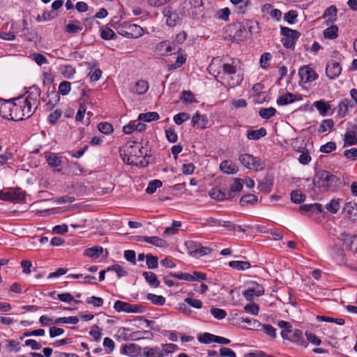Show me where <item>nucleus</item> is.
<instances>
[{
  "label": "nucleus",
  "mask_w": 357,
  "mask_h": 357,
  "mask_svg": "<svg viewBox=\"0 0 357 357\" xmlns=\"http://www.w3.org/2000/svg\"><path fill=\"white\" fill-rule=\"evenodd\" d=\"M98 130L105 135H109L113 132L112 124L107 122H101L98 126Z\"/></svg>",
  "instance_id": "58"
},
{
  "label": "nucleus",
  "mask_w": 357,
  "mask_h": 357,
  "mask_svg": "<svg viewBox=\"0 0 357 357\" xmlns=\"http://www.w3.org/2000/svg\"><path fill=\"white\" fill-rule=\"evenodd\" d=\"M317 319L319 321L335 323L338 325H343L344 324V320L342 319H337V318L326 317V316H322V315L317 316Z\"/></svg>",
  "instance_id": "59"
},
{
  "label": "nucleus",
  "mask_w": 357,
  "mask_h": 357,
  "mask_svg": "<svg viewBox=\"0 0 357 357\" xmlns=\"http://www.w3.org/2000/svg\"><path fill=\"white\" fill-rule=\"evenodd\" d=\"M334 126V122L332 119L324 120L318 128L319 132H325L331 130Z\"/></svg>",
  "instance_id": "56"
},
{
  "label": "nucleus",
  "mask_w": 357,
  "mask_h": 357,
  "mask_svg": "<svg viewBox=\"0 0 357 357\" xmlns=\"http://www.w3.org/2000/svg\"><path fill=\"white\" fill-rule=\"evenodd\" d=\"M297 99V96L294 93H287L277 100V103L279 105H286L294 102Z\"/></svg>",
  "instance_id": "29"
},
{
  "label": "nucleus",
  "mask_w": 357,
  "mask_h": 357,
  "mask_svg": "<svg viewBox=\"0 0 357 357\" xmlns=\"http://www.w3.org/2000/svg\"><path fill=\"white\" fill-rule=\"evenodd\" d=\"M239 160L243 165L252 170L259 171L264 168V164L261 162V160L250 154L240 155Z\"/></svg>",
  "instance_id": "7"
},
{
  "label": "nucleus",
  "mask_w": 357,
  "mask_h": 357,
  "mask_svg": "<svg viewBox=\"0 0 357 357\" xmlns=\"http://www.w3.org/2000/svg\"><path fill=\"white\" fill-rule=\"evenodd\" d=\"M180 98L185 104H190L196 102L194 94L190 91H182Z\"/></svg>",
  "instance_id": "52"
},
{
  "label": "nucleus",
  "mask_w": 357,
  "mask_h": 357,
  "mask_svg": "<svg viewBox=\"0 0 357 357\" xmlns=\"http://www.w3.org/2000/svg\"><path fill=\"white\" fill-rule=\"evenodd\" d=\"M57 298L62 302L70 303L73 301L75 303H79L81 301L77 300H74L73 296L70 293H63L57 295Z\"/></svg>",
  "instance_id": "61"
},
{
  "label": "nucleus",
  "mask_w": 357,
  "mask_h": 357,
  "mask_svg": "<svg viewBox=\"0 0 357 357\" xmlns=\"http://www.w3.org/2000/svg\"><path fill=\"white\" fill-rule=\"evenodd\" d=\"M210 312L215 319L219 320L223 319L227 316L226 311L220 308L212 307Z\"/></svg>",
  "instance_id": "63"
},
{
  "label": "nucleus",
  "mask_w": 357,
  "mask_h": 357,
  "mask_svg": "<svg viewBox=\"0 0 357 357\" xmlns=\"http://www.w3.org/2000/svg\"><path fill=\"white\" fill-rule=\"evenodd\" d=\"M257 202V197L253 194H248L241 197L240 204L242 206L247 204H255Z\"/></svg>",
  "instance_id": "45"
},
{
  "label": "nucleus",
  "mask_w": 357,
  "mask_h": 357,
  "mask_svg": "<svg viewBox=\"0 0 357 357\" xmlns=\"http://www.w3.org/2000/svg\"><path fill=\"white\" fill-rule=\"evenodd\" d=\"M157 50L160 53L161 55L167 56V55L172 54H173L172 51L175 50V47H173L171 45V43L169 41L164 40V41L160 42L158 45ZM175 53L176 52H174V54H175Z\"/></svg>",
  "instance_id": "20"
},
{
  "label": "nucleus",
  "mask_w": 357,
  "mask_h": 357,
  "mask_svg": "<svg viewBox=\"0 0 357 357\" xmlns=\"http://www.w3.org/2000/svg\"><path fill=\"white\" fill-rule=\"evenodd\" d=\"M160 119L159 114L155 112H150L147 113H141L138 116V120L145 122H151Z\"/></svg>",
  "instance_id": "33"
},
{
  "label": "nucleus",
  "mask_w": 357,
  "mask_h": 357,
  "mask_svg": "<svg viewBox=\"0 0 357 357\" xmlns=\"http://www.w3.org/2000/svg\"><path fill=\"white\" fill-rule=\"evenodd\" d=\"M190 118V116L189 114L185 112H181L177 114H176L174 116V121L177 125H181L183 122L189 120Z\"/></svg>",
  "instance_id": "60"
},
{
  "label": "nucleus",
  "mask_w": 357,
  "mask_h": 357,
  "mask_svg": "<svg viewBox=\"0 0 357 357\" xmlns=\"http://www.w3.org/2000/svg\"><path fill=\"white\" fill-rule=\"evenodd\" d=\"M242 23L243 25V29H244V31H246L248 36L258 32V23L256 21L245 20Z\"/></svg>",
  "instance_id": "28"
},
{
  "label": "nucleus",
  "mask_w": 357,
  "mask_h": 357,
  "mask_svg": "<svg viewBox=\"0 0 357 357\" xmlns=\"http://www.w3.org/2000/svg\"><path fill=\"white\" fill-rule=\"evenodd\" d=\"M280 33L284 36L281 40L282 45L284 47L289 49L294 47L296 41L301 35L296 30H293L290 28L283 26L280 29Z\"/></svg>",
  "instance_id": "6"
},
{
  "label": "nucleus",
  "mask_w": 357,
  "mask_h": 357,
  "mask_svg": "<svg viewBox=\"0 0 357 357\" xmlns=\"http://www.w3.org/2000/svg\"><path fill=\"white\" fill-rule=\"evenodd\" d=\"M131 304L128 302L116 301L114 304V309L118 312L130 313Z\"/></svg>",
  "instance_id": "32"
},
{
  "label": "nucleus",
  "mask_w": 357,
  "mask_h": 357,
  "mask_svg": "<svg viewBox=\"0 0 357 357\" xmlns=\"http://www.w3.org/2000/svg\"><path fill=\"white\" fill-rule=\"evenodd\" d=\"M342 72L340 64L335 61H330L326 67V75L330 79H335Z\"/></svg>",
  "instance_id": "13"
},
{
  "label": "nucleus",
  "mask_w": 357,
  "mask_h": 357,
  "mask_svg": "<svg viewBox=\"0 0 357 357\" xmlns=\"http://www.w3.org/2000/svg\"><path fill=\"white\" fill-rule=\"evenodd\" d=\"M13 121H22L33 115L32 109L24 103L23 97L13 98Z\"/></svg>",
  "instance_id": "2"
},
{
  "label": "nucleus",
  "mask_w": 357,
  "mask_h": 357,
  "mask_svg": "<svg viewBox=\"0 0 357 357\" xmlns=\"http://www.w3.org/2000/svg\"><path fill=\"white\" fill-rule=\"evenodd\" d=\"M13 99L5 100L0 98V115L5 119L13 120Z\"/></svg>",
  "instance_id": "12"
},
{
  "label": "nucleus",
  "mask_w": 357,
  "mask_h": 357,
  "mask_svg": "<svg viewBox=\"0 0 357 357\" xmlns=\"http://www.w3.org/2000/svg\"><path fill=\"white\" fill-rule=\"evenodd\" d=\"M186 61V57L185 55L179 54L176 57L175 63L169 64L167 66L169 70H173L182 66Z\"/></svg>",
  "instance_id": "46"
},
{
  "label": "nucleus",
  "mask_w": 357,
  "mask_h": 357,
  "mask_svg": "<svg viewBox=\"0 0 357 357\" xmlns=\"http://www.w3.org/2000/svg\"><path fill=\"white\" fill-rule=\"evenodd\" d=\"M191 123L193 127L203 130L206 128L208 120L206 115H201L197 112L192 116Z\"/></svg>",
  "instance_id": "17"
},
{
  "label": "nucleus",
  "mask_w": 357,
  "mask_h": 357,
  "mask_svg": "<svg viewBox=\"0 0 357 357\" xmlns=\"http://www.w3.org/2000/svg\"><path fill=\"white\" fill-rule=\"evenodd\" d=\"M100 35L104 40H114L116 38L114 31L106 26L102 27Z\"/></svg>",
  "instance_id": "50"
},
{
  "label": "nucleus",
  "mask_w": 357,
  "mask_h": 357,
  "mask_svg": "<svg viewBox=\"0 0 357 357\" xmlns=\"http://www.w3.org/2000/svg\"><path fill=\"white\" fill-rule=\"evenodd\" d=\"M243 188V181L241 178H235L232 184L230 185L227 192L228 197L230 198L236 196V192H240Z\"/></svg>",
  "instance_id": "24"
},
{
  "label": "nucleus",
  "mask_w": 357,
  "mask_h": 357,
  "mask_svg": "<svg viewBox=\"0 0 357 357\" xmlns=\"http://www.w3.org/2000/svg\"><path fill=\"white\" fill-rule=\"evenodd\" d=\"M357 144V136L354 134V130L351 129L344 135V146L354 145Z\"/></svg>",
  "instance_id": "49"
},
{
  "label": "nucleus",
  "mask_w": 357,
  "mask_h": 357,
  "mask_svg": "<svg viewBox=\"0 0 357 357\" xmlns=\"http://www.w3.org/2000/svg\"><path fill=\"white\" fill-rule=\"evenodd\" d=\"M103 252V248L100 246L87 248L84 251V255L91 258H98Z\"/></svg>",
  "instance_id": "37"
},
{
  "label": "nucleus",
  "mask_w": 357,
  "mask_h": 357,
  "mask_svg": "<svg viewBox=\"0 0 357 357\" xmlns=\"http://www.w3.org/2000/svg\"><path fill=\"white\" fill-rule=\"evenodd\" d=\"M220 169L222 172L228 174H236L238 170L237 166L229 160L222 161L220 165Z\"/></svg>",
  "instance_id": "21"
},
{
  "label": "nucleus",
  "mask_w": 357,
  "mask_h": 357,
  "mask_svg": "<svg viewBox=\"0 0 357 357\" xmlns=\"http://www.w3.org/2000/svg\"><path fill=\"white\" fill-rule=\"evenodd\" d=\"M45 160L50 167L54 168L61 167L63 163L62 157L54 153L46 154Z\"/></svg>",
  "instance_id": "18"
},
{
  "label": "nucleus",
  "mask_w": 357,
  "mask_h": 357,
  "mask_svg": "<svg viewBox=\"0 0 357 357\" xmlns=\"http://www.w3.org/2000/svg\"><path fill=\"white\" fill-rule=\"evenodd\" d=\"M243 23H239L238 24L234 25V29L235 30V33L233 36V38L234 40L243 41L248 38L246 31H244V29H243Z\"/></svg>",
  "instance_id": "23"
},
{
  "label": "nucleus",
  "mask_w": 357,
  "mask_h": 357,
  "mask_svg": "<svg viewBox=\"0 0 357 357\" xmlns=\"http://www.w3.org/2000/svg\"><path fill=\"white\" fill-rule=\"evenodd\" d=\"M144 356L145 357H163V350L158 347H146L144 349Z\"/></svg>",
  "instance_id": "25"
},
{
  "label": "nucleus",
  "mask_w": 357,
  "mask_h": 357,
  "mask_svg": "<svg viewBox=\"0 0 357 357\" xmlns=\"http://www.w3.org/2000/svg\"><path fill=\"white\" fill-rule=\"evenodd\" d=\"M337 181V177L327 171L317 173L313 180L316 186L324 190H327Z\"/></svg>",
  "instance_id": "3"
},
{
  "label": "nucleus",
  "mask_w": 357,
  "mask_h": 357,
  "mask_svg": "<svg viewBox=\"0 0 357 357\" xmlns=\"http://www.w3.org/2000/svg\"><path fill=\"white\" fill-rule=\"evenodd\" d=\"M337 10L335 6H331L326 9L323 14L324 18H328V21L334 23L337 20Z\"/></svg>",
  "instance_id": "30"
},
{
  "label": "nucleus",
  "mask_w": 357,
  "mask_h": 357,
  "mask_svg": "<svg viewBox=\"0 0 357 357\" xmlns=\"http://www.w3.org/2000/svg\"><path fill=\"white\" fill-rule=\"evenodd\" d=\"M273 183L271 179L266 178L265 181H261L258 185V189L265 193H269L271 190Z\"/></svg>",
  "instance_id": "55"
},
{
  "label": "nucleus",
  "mask_w": 357,
  "mask_h": 357,
  "mask_svg": "<svg viewBox=\"0 0 357 357\" xmlns=\"http://www.w3.org/2000/svg\"><path fill=\"white\" fill-rule=\"evenodd\" d=\"M264 293V289L262 285L255 282L250 284L249 287L243 292L245 298L248 301H252L254 296H260Z\"/></svg>",
  "instance_id": "10"
},
{
  "label": "nucleus",
  "mask_w": 357,
  "mask_h": 357,
  "mask_svg": "<svg viewBox=\"0 0 357 357\" xmlns=\"http://www.w3.org/2000/svg\"><path fill=\"white\" fill-rule=\"evenodd\" d=\"M82 29V26L80 25L79 22L77 20L70 22L66 26L65 28L66 31L69 33H76L81 31Z\"/></svg>",
  "instance_id": "39"
},
{
  "label": "nucleus",
  "mask_w": 357,
  "mask_h": 357,
  "mask_svg": "<svg viewBox=\"0 0 357 357\" xmlns=\"http://www.w3.org/2000/svg\"><path fill=\"white\" fill-rule=\"evenodd\" d=\"M75 68L72 66L66 65L62 70V75L67 79H72L75 73Z\"/></svg>",
  "instance_id": "62"
},
{
  "label": "nucleus",
  "mask_w": 357,
  "mask_h": 357,
  "mask_svg": "<svg viewBox=\"0 0 357 357\" xmlns=\"http://www.w3.org/2000/svg\"><path fill=\"white\" fill-rule=\"evenodd\" d=\"M277 111L274 107L262 108L259 110V116L264 119H269L274 116Z\"/></svg>",
  "instance_id": "47"
},
{
  "label": "nucleus",
  "mask_w": 357,
  "mask_h": 357,
  "mask_svg": "<svg viewBox=\"0 0 357 357\" xmlns=\"http://www.w3.org/2000/svg\"><path fill=\"white\" fill-rule=\"evenodd\" d=\"M147 283L152 287L157 288L160 286V281L158 280L157 275L153 272L144 271L142 273Z\"/></svg>",
  "instance_id": "26"
},
{
  "label": "nucleus",
  "mask_w": 357,
  "mask_h": 357,
  "mask_svg": "<svg viewBox=\"0 0 357 357\" xmlns=\"http://www.w3.org/2000/svg\"><path fill=\"white\" fill-rule=\"evenodd\" d=\"M162 185V183L161 181L158 180V179L153 180L149 182V183L146 189V192L148 194H153L156 191V190L158 188L161 187Z\"/></svg>",
  "instance_id": "54"
},
{
  "label": "nucleus",
  "mask_w": 357,
  "mask_h": 357,
  "mask_svg": "<svg viewBox=\"0 0 357 357\" xmlns=\"http://www.w3.org/2000/svg\"><path fill=\"white\" fill-rule=\"evenodd\" d=\"M133 144L128 146L126 151L128 154L127 162L130 165L137 164L134 158H143L144 153L142 146L136 142H133Z\"/></svg>",
  "instance_id": "9"
},
{
  "label": "nucleus",
  "mask_w": 357,
  "mask_h": 357,
  "mask_svg": "<svg viewBox=\"0 0 357 357\" xmlns=\"http://www.w3.org/2000/svg\"><path fill=\"white\" fill-rule=\"evenodd\" d=\"M71 90V84L68 81H62L60 82L58 88V93L62 96L68 95Z\"/></svg>",
  "instance_id": "51"
},
{
  "label": "nucleus",
  "mask_w": 357,
  "mask_h": 357,
  "mask_svg": "<svg viewBox=\"0 0 357 357\" xmlns=\"http://www.w3.org/2000/svg\"><path fill=\"white\" fill-rule=\"evenodd\" d=\"M340 202L341 199L340 198L333 199L329 203L326 204L325 208L330 213L335 214L339 211L340 208Z\"/></svg>",
  "instance_id": "35"
},
{
  "label": "nucleus",
  "mask_w": 357,
  "mask_h": 357,
  "mask_svg": "<svg viewBox=\"0 0 357 357\" xmlns=\"http://www.w3.org/2000/svg\"><path fill=\"white\" fill-rule=\"evenodd\" d=\"M185 245L188 248L190 255L199 258L211 252V249L208 247H204L200 243L195 241H187Z\"/></svg>",
  "instance_id": "8"
},
{
  "label": "nucleus",
  "mask_w": 357,
  "mask_h": 357,
  "mask_svg": "<svg viewBox=\"0 0 357 357\" xmlns=\"http://www.w3.org/2000/svg\"><path fill=\"white\" fill-rule=\"evenodd\" d=\"M147 299L150 301L153 304L160 306L163 305L165 303V297L153 294H148Z\"/></svg>",
  "instance_id": "48"
},
{
  "label": "nucleus",
  "mask_w": 357,
  "mask_h": 357,
  "mask_svg": "<svg viewBox=\"0 0 357 357\" xmlns=\"http://www.w3.org/2000/svg\"><path fill=\"white\" fill-rule=\"evenodd\" d=\"M267 134L266 130L264 128H261L258 130H248L246 132L247 138L250 140H258L260 138L266 136Z\"/></svg>",
  "instance_id": "22"
},
{
  "label": "nucleus",
  "mask_w": 357,
  "mask_h": 357,
  "mask_svg": "<svg viewBox=\"0 0 357 357\" xmlns=\"http://www.w3.org/2000/svg\"><path fill=\"white\" fill-rule=\"evenodd\" d=\"M342 213L351 220L357 219V204L354 202H346L344 205Z\"/></svg>",
  "instance_id": "14"
},
{
  "label": "nucleus",
  "mask_w": 357,
  "mask_h": 357,
  "mask_svg": "<svg viewBox=\"0 0 357 357\" xmlns=\"http://www.w3.org/2000/svg\"><path fill=\"white\" fill-rule=\"evenodd\" d=\"M215 338H216L215 335H213V334H211L209 333H204L198 337V340L201 343L209 344L211 342H215Z\"/></svg>",
  "instance_id": "53"
},
{
  "label": "nucleus",
  "mask_w": 357,
  "mask_h": 357,
  "mask_svg": "<svg viewBox=\"0 0 357 357\" xmlns=\"http://www.w3.org/2000/svg\"><path fill=\"white\" fill-rule=\"evenodd\" d=\"M210 196L211 198L215 199L219 201L229 199V197H228L227 192H222L220 189H213L210 192Z\"/></svg>",
  "instance_id": "43"
},
{
  "label": "nucleus",
  "mask_w": 357,
  "mask_h": 357,
  "mask_svg": "<svg viewBox=\"0 0 357 357\" xmlns=\"http://www.w3.org/2000/svg\"><path fill=\"white\" fill-rule=\"evenodd\" d=\"M40 89L36 85H33L28 89L26 93L22 96L24 103L32 109L34 113L40 105Z\"/></svg>",
  "instance_id": "4"
},
{
  "label": "nucleus",
  "mask_w": 357,
  "mask_h": 357,
  "mask_svg": "<svg viewBox=\"0 0 357 357\" xmlns=\"http://www.w3.org/2000/svg\"><path fill=\"white\" fill-rule=\"evenodd\" d=\"M298 75L301 79L305 83L311 82L317 79L318 75L309 66H304L300 68Z\"/></svg>",
  "instance_id": "11"
},
{
  "label": "nucleus",
  "mask_w": 357,
  "mask_h": 357,
  "mask_svg": "<svg viewBox=\"0 0 357 357\" xmlns=\"http://www.w3.org/2000/svg\"><path fill=\"white\" fill-rule=\"evenodd\" d=\"M313 106L318 110L320 115L323 116L333 114V110H331V106L329 102L320 100L314 102Z\"/></svg>",
  "instance_id": "16"
},
{
  "label": "nucleus",
  "mask_w": 357,
  "mask_h": 357,
  "mask_svg": "<svg viewBox=\"0 0 357 357\" xmlns=\"http://www.w3.org/2000/svg\"><path fill=\"white\" fill-rule=\"evenodd\" d=\"M207 70L222 86L234 88L242 82L243 76L237 74L236 60L231 59V63L226 62L218 56L213 58Z\"/></svg>",
  "instance_id": "1"
},
{
  "label": "nucleus",
  "mask_w": 357,
  "mask_h": 357,
  "mask_svg": "<svg viewBox=\"0 0 357 357\" xmlns=\"http://www.w3.org/2000/svg\"><path fill=\"white\" fill-rule=\"evenodd\" d=\"M352 107L351 101L348 99L342 100L337 107V114L340 117H344L348 112L349 107Z\"/></svg>",
  "instance_id": "27"
},
{
  "label": "nucleus",
  "mask_w": 357,
  "mask_h": 357,
  "mask_svg": "<svg viewBox=\"0 0 357 357\" xmlns=\"http://www.w3.org/2000/svg\"><path fill=\"white\" fill-rule=\"evenodd\" d=\"M10 202H20L25 199V192L21 188H10Z\"/></svg>",
  "instance_id": "19"
},
{
  "label": "nucleus",
  "mask_w": 357,
  "mask_h": 357,
  "mask_svg": "<svg viewBox=\"0 0 357 357\" xmlns=\"http://www.w3.org/2000/svg\"><path fill=\"white\" fill-rule=\"evenodd\" d=\"M229 266L238 271H244L250 268V264L248 261H231Z\"/></svg>",
  "instance_id": "31"
},
{
  "label": "nucleus",
  "mask_w": 357,
  "mask_h": 357,
  "mask_svg": "<svg viewBox=\"0 0 357 357\" xmlns=\"http://www.w3.org/2000/svg\"><path fill=\"white\" fill-rule=\"evenodd\" d=\"M137 240L138 241H144L152 244L159 248H165L167 245V243L165 240L158 236H137Z\"/></svg>",
  "instance_id": "15"
},
{
  "label": "nucleus",
  "mask_w": 357,
  "mask_h": 357,
  "mask_svg": "<svg viewBox=\"0 0 357 357\" xmlns=\"http://www.w3.org/2000/svg\"><path fill=\"white\" fill-rule=\"evenodd\" d=\"M250 6V0H243L240 3H238L236 6H235V11L238 14H244L248 11V8Z\"/></svg>",
  "instance_id": "44"
},
{
  "label": "nucleus",
  "mask_w": 357,
  "mask_h": 357,
  "mask_svg": "<svg viewBox=\"0 0 357 357\" xmlns=\"http://www.w3.org/2000/svg\"><path fill=\"white\" fill-rule=\"evenodd\" d=\"M54 322L55 324H77L79 322V318L75 316L59 317L54 319Z\"/></svg>",
  "instance_id": "40"
},
{
  "label": "nucleus",
  "mask_w": 357,
  "mask_h": 357,
  "mask_svg": "<svg viewBox=\"0 0 357 357\" xmlns=\"http://www.w3.org/2000/svg\"><path fill=\"white\" fill-rule=\"evenodd\" d=\"M149 89V83L145 80H139L136 82L133 91L137 94H144Z\"/></svg>",
  "instance_id": "38"
},
{
  "label": "nucleus",
  "mask_w": 357,
  "mask_h": 357,
  "mask_svg": "<svg viewBox=\"0 0 357 357\" xmlns=\"http://www.w3.org/2000/svg\"><path fill=\"white\" fill-rule=\"evenodd\" d=\"M107 271H114L116 273L119 278L128 275V271L121 266L114 264L107 268Z\"/></svg>",
  "instance_id": "41"
},
{
  "label": "nucleus",
  "mask_w": 357,
  "mask_h": 357,
  "mask_svg": "<svg viewBox=\"0 0 357 357\" xmlns=\"http://www.w3.org/2000/svg\"><path fill=\"white\" fill-rule=\"evenodd\" d=\"M298 151L301 153L298 161L302 165H307L311 161V156L305 147H299Z\"/></svg>",
  "instance_id": "34"
},
{
  "label": "nucleus",
  "mask_w": 357,
  "mask_h": 357,
  "mask_svg": "<svg viewBox=\"0 0 357 357\" xmlns=\"http://www.w3.org/2000/svg\"><path fill=\"white\" fill-rule=\"evenodd\" d=\"M271 58L272 56L271 53L265 52L262 54L260 59L261 67L264 69L266 68L270 65Z\"/></svg>",
  "instance_id": "64"
},
{
  "label": "nucleus",
  "mask_w": 357,
  "mask_h": 357,
  "mask_svg": "<svg viewBox=\"0 0 357 357\" xmlns=\"http://www.w3.org/2000/svg\"><path fill=\"white\" fill-rule=\"evenodd\" d=\"M146 265L149 268L154 269L158 266V258L151 254L146 255Z\"/></svg>",
  "instance_id": "57"
},
{
  "label": "nucleus",
  "mask_w": 357,
  "mask_h": 357,
  "mask_svg": "<svg viewBox=\"0 0 357 357\" xmlns=\"http://www.w3.org/2000/svg\"><path fill=\"white\" fill-rule=\"evenodd\" d=\"M118 33L128 38H137L144 34V29L139 25L124 22L119 26Z\"/></svg>",
  "instance_id": "5"
},
{
  "label": "nucleus",
  "mask_w": 357,
  "mask_h": 357,
  "mask_svg": "<svg viewBox=\"0 0 357 357\" xmlns=\"http://www.w3.org/2000/svg\"><path fill=\"white\" fill-rule=\"evenodd\" d=\"M290 195L291 202L295 204H301L305 199V195L299 190H292Z\"/></svg>",
  "instance_id": "42"
},
{
  "label": "nucleus",
  "mask_w": 357,
  "mask_h": 357,
  "mask_svg": "<svg viewBox=\"0 0 357 357\" xmlns=\"http://www.w3.org/2000/svg\"><path fill=\"white\" fill-rule=\"evenodd\" d=\"M323 35L324 38L328 39H335L338 36V27L336 25H332L327 29H326L324 32Z\"/></svg>",
  "instance_id": "36"
}]
</instances>
